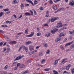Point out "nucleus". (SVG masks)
<instances>
[{
	"mask_svg": "<svg viewBox=\"0 0 74 74\" xmlns=\"http://www.w3.org/2000/svg\"><path fill=\"white\" fill-rule=\"evenodd\" d=\"M58 30V29L57 28V27H55L54 29L51 31V33L52 34H54L55 33V32L57 31Z\"/></svg>",
	"mask_w": 74,
	"mask_h": 74,
	"instance_id": "f257e3e1",
	"label": "nucleus"
},
{
	"mask_svg": "<svg viewBox=\"0 0 74 74\" xmlns=\"http://www.w3.org/2000/svg\"><path fill=\"white\" fill-rule=\"evenodd\" d=\"M58 19H59V18L58 17L53 18L51 19V22H53L55 20H58Z\"/></svg>",
	"mask_w": 74,
	"mask_h": 74,
	"instance_id": "f03ea898",
	"label": "nucleus"
},
{
	"mask_svg": "<svg viewBox=\"0 0 74 74\" xmlns=\"http://www.w3.org/2000/svg\"><path fill=\"white\" fill-rule=\"evenodd\" d=\"M57 25V26H56V27H57V29L58 27H62V24L60 22L58 23Z\"/></svg>",
	"mask_w": 74,
	"mask_h": 74,
	"instance_id": "7ed1b4c3",
	"label": "nucleus"
},
{
	"mask_svg": "<svg viewBox=\"0 0 74 74\" xmlns=\"http://www.w3.org/2000/svg\"><path fill=\"white\" fill-rule=\"evenodd\" d=\"M71 66V64H69L67 66L65 67V69L66 70H69L70 69V67Z\"/></svg>",
	"mask_w": 74,
	"mask_h": 74,
	"instance_id": "20e7f679",
	"label": "nucleus"
},
{
	"mask_svg": "<svg viewBox=\"0 0 74 74\" xmlns=\"http://www.w3.org/2000/svg\"><path fill=\"white\" fill-rule=\"evenodd\" d=\"M22 58V56H18L17 58H16L14 60V61L16 60H19L20 59Z\"/></svg>",
	"mask_w": 74,
	"mask_h": 74,
	"instance_id": "39448f33",
	"label": "nucleus"
},
{
	"mask_svg": "<svg viewBox=\"0 0 74 74\" xmlns=\"http://www.w3.org/2000/svg\"><path fill=\"white\" fill-rule=\"evenodd\" d=\"M34 35V32H32L31 33V34H30L29 35H26L25 36L26 37H32V36H33Z\"/></svg>",
	"mask_w": 74,
	"mask_h": 74,
	"instance_id": "423d86ee",
	"label": "nucleus"
},
{
	"mask_svg": "<svg viewBox=\"0 0 74 74\" xmlns=\"http://www.w3.org/2000/svg\"><path fill=\"white\" fill-rule=\"evenodd\" d=\"M29 48L30 51H32V50H34V47L33 46H29Z\"/></svg>",
	"mask_w": 74,
	"mask_h": 74,
	"instance_id": "0eeeda50",
	"label": "nucleus"
},
{
	"mask_svg": "<svg viewBox=\"0 0 74 74\" xmlns=\"http://www.w3.org/2000/svg\"><path fill=\"white\" fill-rule=\"evenodd\" d=\"M69 5H74V1L73 0H71L69 3Z\"/></svg>",
	"mask_w": 74,
	"mask_h": 74,
	"instance_id": "6e6552de",
	"label": "nucleus"
},
{
	"mask_svg": "<svg viewBox=\"0 0 74 74\" xmlns=\"http://www.w3.org/2000/svg\"><path fill=\"white\" fill-rule=\"evenodd\" d=\"M19 3V1H18L17 0H13L12 2L13 4H15L16 3Z\"/></svg>",
	"mask_w": 74,
	"mask_h": 74,
	"instance_id": "1a4fd4ad",
	"label": "nucleus"
},
{
	"mask_svg": "<svg viewBox=\"0 0 74 74\" xmlns=\"http://www.w3.org/2000/svg\"><path fill=\"white\" fill-rule=\"evenodd\" d=\"M67 60V59L66 58L63 59L61 61V63H62V64H63L64 62H65V63H66V62H65V61H66V60Z\"/></svg>",
	"mask_w": 74,
	"mask_h": 74,
	"instance_id": "9d476101",
	"label": "nucleus"
},
{
	"mask_svg": "<svg viewBox=\"0 0 74 74\" xmlns=\"http://www.w3.org/2000/svg\"><path fill=\"white\" fill-rule=\"evenodd\" d=\"M61 10H62V11H64V10H65V9L63 8H60L55 13H56V12H57L60 11H61Z\"/></svg>",
	"mask_w": 74,
	"mask_h": 74,
	"instance_id": "9b49d317",
	"label": "nucleus"
},
{
	"mask_svg": "<svg viewBox=\"0 0 74 74\" xmlns=\"http://www.w3.org/2000/svg\"><path fill=\"white\" fill-rule=\"evenodd\" d=\"M49 15V11L48 10H47L46 12V13L45 16V17L46 18H48Z\"/></svg>",
	"mask_w": 74,
	"mask_h": 74,
	"instance_id": "f8f14e48",
	"label": "nucleus"
},
{
	"mask_svg": "<svg viewBox=\"0 0 74 74\" xmlns=\"http://www.w3.org/2000/svg\"><path fill=\"white\" fill-rule=\"evenodd\" d=\"M23 49H24L25 51H26V52H28V48L27 47H26L25 46H24V47Z\"/></svg>",
	"mask_w": 74,
	"mask_h": 74,
	"instance_id": "ddd939ff",
	"label": "nucleus"
},
{
	"mask_svg": "<svg viewBox=\"0 0 74 74\" xmlns=\"http://www.w3.org/2000/svg\"><path fill=\"white\" fill-rule=\"evenodd\" d=\"M25 16H30L31 14L29 12H26L25 13Z\"/></svg>",
	"mask_w": 74,
	"mask_h": 74,
	"instance_id": "4468645a",
	"label": "nucleus"
},
{
	"mask_svg": "<svg viewBox=\"0 0 74 74\" xmlns=\"http://www.w3.org/2000/svg\"><path fill=\"white\" fill-rule=\"evenodd\" d=\"M17 42L15 41H12L10 42L11 44H15Z\"/></svg>",
	"mask_w": 74,
	"mask_h": 74,
	"instance_id": "2eb2a0df",
	"label": "nucleus"
},
{
	"mask_svg": "<svg viewBox=\"0 0 74 74\" xmlns=\"http://www.w3.org/2000/svg\"><path fill=\"white\" fill-rule=\"evenodd\" d=\"M65 36V34L64 33H61L59 35L60 37H62V36Z\"/></svg>",
	"mask_w": 74,
	"mask_h": 74,
	"instance_id": "dca6fc26",
	"label": "nucleus"
},
{
	"mask_svg": "<svg viewBox=\"0 0 74 74\" xmlns=\"http://www.w3.org/2000/svg\"><path fill=\"white\" fill-rule=\"evenodd\" d=\"M8 65H6L4 67V70H7V69H8Z\"/></svg>",
	"mask_w": 74,
	"mask_h": 74,
	"instance_id": "f3484780",
	"label": "nucleus"
},
{
	"mask_svg": "<svg viewBox=\"0 0 74 74\" xmlns=\"http://www.w3.org/2000/svg\"><path fill=\"white\" fill-rule=\"evenodd\" d=\"M58 62V60H55L54 62V65H56V64H57Z\"/></svg>",
	"mask_w": 74,
	"mask_h": 74,
	"instance_id": "a211bd4d",
	"label": "nucleus"
},
{
	"mask_svg": "<svg viewBox=\"0 0 74 74\" xmlns=\"http://www.w3.org/2000/svg\"><path fill=\"white\" fill-rule=\"evenodd\" d=\"M43 44V46L44 47H45V48H47L48 47V45L46 43H44Z\"/></svg>",
	"mask_w": 74,
	"mask_h": 74,
	"instance_id": "6ab92c4d",
	"label": "nucleus"
},
{
	"mask_svg": "<svg viewBox=\"0 0 74 74\" xmlns=\"http://www.w3.org/2000/svg\"><path fill=\"white\" fill-rule=\"evenodd\" d=\"M24 47V46H23V45L21 46L19 48V49H18V51H20L21 50V49H22V48H23V49Z\"/></svg>",
	"mask_w": 74,
	"mask_h": 74,
	"instance_id": "aec40b11",
	"label": "nucleus"
},
{
	"mask_svg": "<svg viewBox=\"0 0 74 74\" xmlns=\"http://www.w3.org/2000/svg\"><path fill=\"white\" fill-rule=\"evenodd\" d=\"M60 38H57L56 39V42H58L59 41H60Z\"/></svg>",
	"mask_w": 74,
	"mask_h": 74,
	"instance_id": "412c9836",
	"label": "nucleus"
},
{
	"mask_svg": "<svg viewBox=\"0 0 74 74\" xmlns=\"http://www.w3.org/2000/svg\"><path fill=\"white\" fill-rule=\"evenodd\" d=\"M30 43H31V42L30 41L27 42H25V44L26 45H29L30 44Z\"/></svg>",
	"mask_w": 74,
	"mask_h": 74,
	"instance_id": "4be33fe9",
	"label": "nucleus"
},
{
	"mask_svg": "<svg viewBox=\"0 0 74 74\" xmlns=\"http://www.w3.org/2000/svg\"><path fill=\"white\" fill-rule=\"evenodd\" d=\"M53 72L54 74H58V72H57V71L55 70H53Z\"/></svg>",
	"mask_w": 74,
	"mask_h": 74,
	"instance_id": "5701e85b",
	"label": "nucleus"
},
{
	"mask_svg": "<svg viewBox=\"0 0 74 74\" xmlns=\"http://www.w3.org/2000/svg\"><path fill=\"white\" fill-rule=\"evenodd\" d=\"M1 26L2 27H7V25H1Z\"/></svg>",
	"mask_w": 74,
	"mask_h": 74,
	"instance_id": "b1692460",
	"label": "nucleus"
},
{
	"mask_svg": "<svg viewBox=\"0 0 74 74\" xmlns=\"http://www.w3.org/2000/svg\"><path fill=\"white\" fill-rule=\"evenodd\" d=\"M29 73V71L27 70H26L25 71L23 72V74H26V73Z\"/></svg>",
	"mask_w": 74,
	"mask_h": 74,
	"instance_id": "393cba45",
	"label": "nucleus"
},
{
	"mask_svg": "<svg viewBox=\"0 0 74 74\" xmlns=\"http://www.w3.org/2000/svg\"><path fill=\"white\" fill-rule=\"evenodd\" d=\"M21 8V9H22L24 7V5H23V4L21 3V5L20 6Z\"/></svg>",
	"mask_w": 74,
	"mask_h": 74,
	"instance_id": "a878e982",
	"label": "nucleus"
},
{
	"mask_svg": "<svg viewBox=\"0 0 74 74\" xmlns=\"http://www.w3.org/2000/svg\"><path fill=\"white\" fill-rule=\"evenodd\" d=\"M36 52H37V50H34V51H33L32 52V53L33 54H34V53H35Z\"/></svg>",
	"mask_w": 74,
	"mask_h": 74,
	"instance_id": "bb28decb",
	"label": "nucleus"
},
{
	"mask_svg": "<svg viewBox=\"0 0 74 74\" xmlns=\"http://www.w3.org/2000/svg\"><path fill=\"white\" fill-rule=\"evenodd\" d=\"M45 62V60L44 59L42 60L41 62V64H43V63Z\"/></svg>",
	"mask_w": 74,
	"mask_h": 74,
	"instance_id": "cd10ccee",
	"label": "nucleus"
},
{
	"mask_svg": "<svg viewBox=\"0 0 74 74\" xmlns=\"http://www.w3.org/2000/svg\"><path fill=\"white\" fill-rule=\"evenodd\" d=\"M71 73L72 74H74V68L71 69Z\"/></svg>",
	"mask_w": 74,
	"mask_h": 74,
	"instance_id": "c85d7f7f",
	"label": "nucleus"
},
{
	"mask_svg": "<svg viewBox=\"0 0 74 74\" xmlns=\"http://www.w3.org/2000/svg\"><path fill=\"white\" fill-rule=\"evenodd\" d=\"M41 33L40 32H39L37 34V36H41Z\"/></svg>",
	"mask_w": 74,
	"mask_h": 74,
	"instance_id": "c756f323",
	"label": "nucleus"
},
{
	"mask_svg": "<svg viewBox=\"0 0 74 74\" xmlns=\"http://www.w3.org/2000/svg\"><path fill=\"white\" fill-rule=\"evenodd\" d=\"M4 37L5 39L7 40L8 41H10V39L9 38L7 37V36H5Z\"/></svg>",
	"mask_w": 74,
	"mask_h": 74,
	"instance_id": "7c9ffc66",
	"label": "nucleus"
},
{
	"mask_svg": "<svg viewBox=\"0 0 74 74\" xmlns=\"http://www.w3.org/2000/svg\"><path fill=\"white\" fill-rule=\"evenodd\" d=\"M4 37L5 39L7 40L8 41H10V39L9 38L7 37V36H5Z\"/></svg>",
	"mask_w": 74,
	"mask_h": 74,
	"instance_id": "2f4dec72",
	"label": "nucleus"
},
{
	"mask_svg": "<svg viewBox=\"0 0 74 74\" xmlns=\"http://www.w3.org/2000/svg\"><path fill=\"white\" fill-rule=\"evenodd\" d=\"M43 26H48V24L47 23L44 24L43 25Z\"/></svg>",
	"mask_w": 74,
	"mask_h": 74,
	"instance_id": "473e14b6",
	"label": "nucleus"
},
{
	"mask_svg": "<svg viewBox=\"0 0 74 74\" xmlns=\"http://www.w3.org/2000/svg\"><path fill=\"white\" fill-rule=\"evenodd\" d=\"M12 21H7L6 22V23H9V24H10V23H12Z\"/></svg>",
	"mask_w": 74,
	"mask_h": 74,
	"instance_id": "72a5a7b5",
	"label": "nucleus"
},
{
	"mask_svg": "<svg viewBox=\"0 0 74 74\" xmlns=\"http://www.w3.org/2000/svg\"><path fill=\"white\" fill-rule=\"evenodd\" d=\"M21 68H24V67H25V65L23 64H21Z\"/></svg>",
	"mask_w": 74,
	"mask_h": 74,
	"instance_id": "f704fd0d",
	"label": "nucleus"
},
{
	"mask_svg": "<svg viewBox=\"0 0 74 74\" xmlns=\"http://www.w3.org/2000/svg\"><path fill=\"white\" fill-rule=\"evenodd\" d=\"M71 44V42L68 43H67L65 45V47H67V46H68V45H70Z\"/></svg>",
	"mask_w": 74,
	"mask_h": 74,
	"instance_id": "c9c22d12",
	"label": "nucleus"
},
{
	"mask_svg": "<svg viewBox=\"0 0 74 74\" xmlns=\"http://www.w3.org/2000/svg\"><path fill=\"white\" fill-rule=\"evenodd\" d=\"M39 56H42V52H40L39 53Z\"/></svg>",
	"mask_w": 74,
	"mask_h": 74,
	"instance_id": "e433bc0d",
	"label": "nucleus"
},
{
	"mask_svg": "<svg viewBox=\"0 0 74 74\" xmlns=\"http://www.w3.org/2000/svg\"><path fill=\"white\" fill-rule=\"evenodd\" d=\"M4 14V13L3 12H1L0 13V17L2 16V15Z\"/></svg>",
	"mask_w": 74,
	"mask_h": 74,
	"instance_id": "4c0bfd02",
	"label": "nucleus"
},
{
	"mask_svg": "<svg viewBox=\"0 0 74 74\" xmlns=\"http://www.w3.org/2000/svg\"><path fill=\"white\" fill-rule=\"evenodd\" d=\"M29 3H31L32 4V5H34L33 4V2H32V1L29 0Z\"/></svg>",
	"mask_w": 74,
	"mask_h": 74,
	"instance_id": "58836bf2",
	"label": "nucleus"
},
{
	"mask_svg": "<svg viewBox=\"0 0 74 74\" xmlns=\"http://www.w3.org/2000/svg\"><path fill=\"white\" fill-rule=\"evenodd\" d=\"M3 10L4 11H9V9L8 8L4 9Z\"/></svg>",
	"mask_w": 74,
	"mask_h": 74,
	"instance_id": "ea45409f",
	"label": "nucleus"
},
{
	"mask_svg": "<svg viewBox=\"0 0 74 74\" xmlns=\"http://www.w3.org/2000/svg\"><path fill=\"white\" fill-rule=\"evenodd\" d=\"M27 31H28V29H26L25 30V34H28V32H27Z\"/></svg>",
	"mask_w": 74,
	"mask_h": 74,
	"instance_id": "a19ab883",
	"label": "nucleus"
},
{
	"mask_svg": "<svg viewBox=\"0 0 74 74\" xmlns=\"http://www.w3.org/2000/svg\"><path fill=\"white\" fill-rule=\"evenodd\" d=\"M74 48V45H73L71 46L70 48L71 49H73V48Z\"/></svg>",
	"mask_w": 74,
	"mask_h": 74,
	"instance_id": "79ce46f5",
	"label": "nucleus"
},
{
	"mask_svg": "<svg viewBox=\"0 0 74 74\" xmlns=\"http://www.w3.org/2000/svg\"><path fill=\"white\" fill-rule=\"evenodd\" d=\"M60 47L61 48V49H62V50H63V49H64V47H63L62 46H60Z\"/></svg>",
	"mask_w": 74,
	"mask_h": 74,
	"instance_id": "37998d69",
	"label": "nucleus"
},
{
	"mask_svg": "<svg viewBox=\"0 0 74 74\" xmlns=\"http://www.w3.org/2000/svg\"><path fill=\"white\" fill-rule=\"evenodd\" d=\"M53 9L54 10H56L57 9V7H56V8L54 6V5L53 6Z\"/></svg>",
	"mask_w": 74,
	"mask_h": 74,
	"instance_id": "c03bdc74",
	"label": "nucleus"
},
{
	"mask_svg": "<svg viewBox=\"0 0 74 74\" xmlns=\"http://www.w3.org/2000/svg\"><path fill=\"white\" fill-rule=\"evenodd\" d=\"M49 2L50 4H52L53 3V1H52V0H50L49 1Z\"/></svg>",
	"mask_w": 74,
	"mask_h": 74,
	"instance_id": "a18cd8bd",
	"label": "nucleus"
},
{
	"mask_svg": "<svg viewBox=\"0 0 74 74\" xmlns=\"http://www.w3.org/2000/svg\"><path fill=\"white\" fill-rule=\"evenodd\" d=\"M44 70L46 71H48L49 70V69H44Z\"/></svg>",
	"mask_w": 74,
	"mask_h": 74,
	"instance_id": "49530a36",
	"label": "nucleus"
},
{
	"mask_svg": "<svg viewBox=\"0 0 74 74\" xmlns=\"http://www.w3.org/2000/svg\"><path fill=\"white\" fill-rule=\"evenodd\" d=\"M38 3L37 1H36V0H35L34 1V4H37V3Z\"/></svg>",
	"mask_w": 74,
	"mask_h": 74,
	"instance_id": "de8ad7c7",
	"label": "nucleus"
},
{
	"mask_svg": "<svg viewBox=\"0 0 74 74\" xmlns=\"http://www.w3.org/2000/svg\"><path fill=\"white\" fill-rule=\"evenodd\" d=\"M20 64H21L20 63H17L16 64V65H17V67H18V66H20Z\"/></svg>",
	"mask_w": 74,
	"mask_h": 74,
	"instance_id": "09e8293b",
	"label": "nucleus"
},
{
	"mask_svg": "<svg viewBox=\"0 0 74 74\" xmlns=\"http://www.w3.org/2000/svg\"><path fill=\"white\" fill-rule=\"evenodd\" d=\"M16 62H14L13 63V64L12 65V66H14L16 65Z\"/></svg>",
	"mask_w": 74,
	"mask_h": 74,
	"instance_id": "8fccbe9b",
	"label": "nucleus"
},
{
	"mask_svg": "<svg viewBox=\"0 0 74 74\" xmlns=\"http://www.w3.org/2000/svg\"><path fill=\"white\" fill-rule=\"evenodd\" d=\"M49 52H50V51H49V50L48 49L47 50L46 53H47V54H49Z\"/></svg>",
	"mask_w": 74,
	"mask_h": 74,
	"instance_id": "3c124183",
	"label": "nucleus"
},
{
	"mask_svg": "<svg viewBox=\"0 0 74 74\" xmlns=\"http://www.w3.org/2000/svg\"><path fill=\"white\" fill-rule=\"evenodd\" d=\"M30 12L31 13V15H33V11L31 10H30Z\"/></svg>",
	"mask_w": 74,
	"mask_h": 74,
	"instance_id": "603ef678",
	"label": "nucleus"
},
{
	"mask_svg": "<svg viewBox=\"0 0 74 74\" xmlns=\"http://www.w3.org/2000/svg\"><path fill=\"white\" fill-rule=\"evenodd\" d=\"M3 43H4V42H1L0 43V46H1L3 44Z\"/></svg>",
	"mask_w": 74,
	"mask_h": 74,
	"instance_id": "864d4df0",
	"label": "nucleus"
},
{
	"mask_svg": "<svg viewBox=\"0 0 74 74\" xmlns=\"http://www.w3.org/2000/svg\"><path fill=\"white\" fill-rule=\"evenodd\" d=\"M64 69H65V68L64 67H63L62 68H61L60 69V70H61V71H62V70H64Z\"/></svg>",
	"mask_w": 74,
	"mask_h": 74,
	"instance_id": "5fc2aeb1",
	"label": "nucleus"
},
{
	"mask_svg": "<svg viewBox=\"0 0 74 74\" xmlns=\"http://www.w3.org/2000/svg\"><path fill=\"white\" fill-rule=\"evenodd\" d=\"M30 60H27L26 63H27V64H28V63H30Z\"/></svg>",
	"mask_w": 74,
	"mask_h": 74,
	"instance_id": "6e6d98bb",
	"label": "nucleus"
},
{
	"mask_svg": "<svg viewBox=\"0 0 74 74\" xmlns=\"http://www.w3.org/2000/svg\"><path fill=\"white\" fill-rule=\"evenodd\" d=\"M25 5L26 6V7H29V4L27 3L25 4Z\"/></svg>",
	"mask_w": 74,
	"mask_h": 74,
	"instance_id": "4d7b16f0",
	"label": "nucleus"
},
{
	"mask_svg": "<svg viewBox=\"0 0 74 74\" xmlns=\"http://www.w3.org/2000/svg\"><path fill=\"white\" fill-rule=\"evenodd\" d=\"M0 33H4V31L0 30Z\"/></svg>",
	"mask_w": 74,
	"mask_h": 74,
	"instance_id": "13d9d810",
	"label": "nucleus"
},
{
	"mask_svg": "<svg viewBox=\"0 0 74 74\" xmlns=\"http://www.w3.org/2000/svg\"><path fill=\"white\" fill-rule=\"evenodd\" d=\"M67 40V38H66L64 39L63 41V42H65V41H66Z\"/></svg>",
	"mask_w": 74,
	"mask_h": 74,
	"instance_id": "bf43d9fd",
	"label": "nucleus"
},
{
	"mask_svg": "<svg viewBox=\"0 0 74 74\" xmlns=\"http://www.w3.org/2000/svg\"><path fill=\"white\" fill-rule=\"evenodd\" d=\"M43 9H44V8H43L42 7H41L40 8V11H42V10H43Z\"/></svg>",
	"mask_w": 74,
	"mask_h": 74,
	"instance_id": "052dcab7",
	"label": "nucleus"
},
{
	"mask_svg": "<svg viewBox=\"0 0 74 74\" xmlns=\"http://www.w3.org/2000/svg\"><path fill=\"white\" fill-rule=\"evenodd\" d=\"M22 15H21L18 18V19H20L21 18H22Z\"/></svg>",
	"mask_w": 74,
	"mask_h": 74,
	"instance_id": "680f3d73",
	"label": "nucleus"
},
{
	"mask_svg": "<svg viewBox=\"0 0 74 74\" xmlns=\"http://www.w3.org/2000/svg\"><path fill=\"white\" fill-rule=\"evenodd\" d=\"M7 72L6 71H3L2 74H7Z\"/></svg>",
	"mask_w": 74,
	"mask_h": 74,
	"instance_id": "e2e57ef3",
	"label": "nucleus"
},
{
	"mask_svg": "<svg viewBox=\"0 0 74 74\" xmlns=\"http://www.w3.org/2000/svg\"><path fill=\"white\" fill-rule=\"evenodd\" d=\"M50 34L49 33H48V34H47V37H49V36H50Z\"/></svg>",
	"mask_w": 74,
	"mask_h": 74,
	"instance_id": "0e129e2a",
	"label": "nucleus"
},
{
	"mask_svg": "<svg viewBox=\"0 0 74 74\" xmlns=\"http://www.w3.org/2000/svg\"><path fill=\"white\" fill-rule=\"evenodd\" d=\"M18 69V67H17V66L16 67L14 68V70H16V69Z\"/></svg>",
	"mask_w": 74,
	"mask_h": 74,
	"instance_id": "69168bd1",
	"label": "nucleus"
},
{
	"mask_svg": "<svg viewBox=\"0 0 74 74\" xmlns=\"http://www.w3.org/2000/svg\"><path fill=\"white\" fill-rule=\"evenodd\" d=\"M54 3H58V0H53Z\"/></svg>",
	"mask_w": 74,
	"mask_h": 74,
	"instance_id": "338daca9",
	"label": "nucleus"
},
{
	"mask_svg": "<svg viewBox=\"0 0 74 74\" xmlns=\"http://www.w3.org/2000/svg\"><path fill=\"white\" fill-rule=\"evenodd\" d=\"M6 51V48H3V52H4Z\"/></svg>",
	"mask_w": 74,
	"mask_h": 74,
	"instance_id": "774afa93",
	"label": "nucleus"
}]
</instances>
